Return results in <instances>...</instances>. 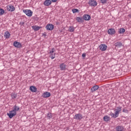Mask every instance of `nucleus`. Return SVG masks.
Masks as SVG:
<instances>
[{
	"label": "nucleus",
	"instance_id": "obj_1",
	"mask_svg": "<svg viewBox=\"0 0 131 131\" xmlns=\"http://www.w3.org/2000/svg\"><path fill=\"white\" fill-rule=\"evenodd\" d=\"M121 107H117V109L115 110V114L111 112L109 114L110 116H111L112 118H117L119 116V113L121 111Z\"/></svg>",
	"mask_w": 131,
	"mask_h": 131
},
{
	"label": "nucleus",
	"instance_id": "obj_2",
	"mask_svg": "<svg viewBox=\"0 0 131 131\" xmlns=\"http://www.w3.org/2000/svg\"><path fill=\"white\" fill-rule=\"evenodd\" d=\"M7 115L8 116L10 119H12V118H13L14 116H16V115H17V113H16V112H13V110H11L9 111V113L7 114Z\"/></svg>",
	"mask_w": 131,
	"mask_h": 131
},
{
	"label": "nucleus",
	"instance_id": "obj_3",
	"mask_svg": "<svg viewBox=\"0 0 131 131\" xmlns=\"http://www.w3.org/2000/svg\"><path fill=\"white\" fill-rule=\"evenodd\" d=\"M74 119H75V120H79V121H80V120H82V118H83V117H82V115L80 113L76 114L75 116L73 117Z\"/></svg>",
	"mask_w": 131,
	"mask_h": 131
},
{
	"label": "nucleus",
	"instance_id": "obj_4",
	"mask_svg": "<svg viewBox=\"0 0 131 131\" xmlns=\"http://www.w3.org/2000/svg\"><path fill=\"white\" fill-rule=\"evenodd\" d=\"M23 12L28 17H31V16H32V14H33V12L31 10H28V9L23 10Z\"/></svg>",
	"mask_w": 131,
	"mask_h": 131
},
{
	"label": "nucleus",
	"instance_id": "obj_5",
	"mask_svg": "<svg viewBox=\"0 0 131 131\" xmlns=\"http://www.w3.org/2000/svg\"><path fill=\"white\" fill-rule=\"evenodd\" d=\"M13 47L16 48V49H21L22 48V43L20 42L15 41L13 42Z\"/></svg>",
	"mask_w": 131,
	"mask_h": 131
},
{
	"label": "nucleus",
	"instance_id": "obj_6",
	"mask_svg": "<svg viewBox=\"0 0 131 131\" xmlns=\"http://www.w3.org/2000/svg\"><path fill=\"white\" fill-rule=\"evenodd\" d=\"M6 9L9 12H14L15 11V7L12 5H9L7 6Z\"/></svg>",
	"mask_w": 131,
	"mask_h": 131
},
{
	"label": "nucleus",
	"instance_id": "obj_7",
	"mask_svg": "<svg viewBox=\"0 0 131 131\" xmlns=\"http://www.w3.org/2000/svg\"><path fill=\"white\" fill-rule=\"evenodd\" d=\"M99 50L101 52H104L107 50V45L106 44H101L99 46Z\"/></svg>",
	"mask_w": 131,
	"mask_h": 131
},
{
	"label": "nucleus",
	"instance_id": "obj_8",
	"mask_svg": "<svg viewBox=\"0 0 131 131\" xmlns=\"http://www.w3.org/2000/svg\"><path fill=\"white\" fill-rule=\"evenodd\" d=\"M83 20L84 21H90V20H91L92 17H91V15H90V14H84L83 15Z\"/></svg>",
	"mask_w": 131,
	"mask_h": 131
},
{
	"label": "nucleus",
	"instance_id": "obj_9",
	"mask_svg": "<svg viewBox=\"0 0 131 131\" xmlns=\"http://www.w3.org/2000/svg\"><path fill=\"white\" fill-rule=\"evenodd\" d=\"M54 27H55V26H54V25H53L52 24H48L46 26V29H47V30L52 31L54 29Z\"/></svg>",
	"mask_w": 131,
	"mask_h": 131
},
{
	"label": "nucleus",
	"instance_id": "obj_10",
	"mask_svg": "<svg viewBox=\"0 0 131 131\" xmlns=\"http://www.w3.org/2000/svg\"><path fill=\"white\" fill-rule=\"evenodd\" d=\"M88 4L91 7H92V6L93 7H96V6H97V5H98V3H97V1H96L95 0L89 1Z\"/></svg>",
	"mask_w": 131,
	"mask_h": 131
},
{
	"label": "nucleus",
	"instance_id": "obj_11",
	"mask_svg": "<svg viewBox=\"0 0 131 131\" xmlns=\"http://www.w3.org/2000/svg\"><path fill=\"white\" fill-rule=\"evenodd\" d=\"M42 97L44 98V99H47V98H50V97H51V93L45 92L42 94Z\"/></svg>",
	"mask_w": 131,
	"mask_h": 131
},
{
	"label": "nucleus",
	"instance_id": "obj_12",
	"mask_svg": "<svg viewBox=\"0 0 131 131\" xmlns=\"http://www.w3.org/2000/svg\"><path fill=\"white\" fill-rule=\"evenodd\" d=\"M116 31H115V29L114 28H110L107 31L108 34L110 35H113V34H115Z\"/></svg>",
	"mask_w": 131,
	"mask_h": 131
},
{
	"label": "nucleus",
	"instance_id": "obj_13",
	"mask_svg": "<svg viewBox=\"0 0 131 131\" xmlns=\"http://www.w3.org/2000/svg\"><path fill=\"white\" fill-rule=\"evenodd\" d=\"M76 20L78 23H83L84 22L83 16H77Z\"/></svg>",
	"mask_w": 131,
	"mask_h": 131
},
{
	"label": "nucleus",
	"instance_id": "obj_14",
	"mask_svg": "<svg viewBox=\"0 0 131 131\" xmlns=\"http://www.w3.org/2000/svg\"><path fill=\"white\" fill-rule=\"evenodd\" d=\"M43 5L46 7H49V6H51V5H52V2L51 0H46L43 2Z\"/></svg>",
	"mask_w": 131,
	"mask_h": 131
},
{
	"label": "nucleus",
	"instance_id": "obj_15",
	"mask_svg": "<svg viewBox=\"0 0 131 131\" xmlns=\"http://www.w3.org/2000/svg\"><path fill=\"white\" fill-rule=\"evenodd\" d=\"M99 85H95L94 86H93L91 89V93H94V92H96V91H97V90H99Z\"/></svg>",
	"mask_w": 131,
	"mask_h": 131
},
{
	"label": "nucleus",
	"instance_id": "obj_16",
	"mask_svg": "<svg viewBox=\"0 0 131 131\" xmlns=\"http://www.w3.org/2000/svg\"><path fill=\"white\" fill-rule=\"evenodd\" d=\"M30 91H31V92H32V93H36L37 91V88H36L35 86H33V85L30 86Z\"/></svg>",
	"mask_w": 131,
	"mask_h": 131
},
{
	"label": "nucleus",
	"instance_id": "obj_17",
	"mask_svg": "<svg viewBox=\"0 0 131 131\" xmlns=\"http://www.w3.org/2000/svg\"><path fill=\"white\" fill-rule=\"evenodd\" d=\"M103 119L104 121H105V122H109V121L111 120V118L108 116V115H105L103 117Z\"/></svg>",
	"mask_w": 131,
	"mask_h": 131
},
{
	"label": "nucleus",
	"instance_id": "obj_18",
	"mask_svg": "<svg viewBox=\"0 0 131 131\" xmlns=\"http://www.w3.org/2000/svg\"><path fill=\"white\" fill-rule=\"evenodd\" d=\"M13 111L14 112H15L16 113H17V111H19V110H20V107H19V106H17L16 104H15L13 107Z\"/></svg>",
	"mask_w": 131,
	"mask_h": 131
},
{
	"label": "nucleus",
	"instance_id": "obj_19",
	"mask_svg": "<svg viewBox=\"0 0 131 131\" xmlns=\"http://www.w3.org/2000/svg\"><path fill=\"white\" fill-rule=\"evenodd\" d=\"M32 29L34 31H38L41 28V27H39L38 26H32Z\"/></svg>",
	"mask_w": 131,
	"mask_h": 131
},
{
	"label": "nucleus",
	"instance_id": "obj_20",
	"mask_svg": "<svg viewBox=\"0 0 131 131\" xmlns=\"http://www.w3.org/2000/svg\"><path fill=\"white\" fill-rule=\"evenodd\" d=\"M59 68L60 70H66V64L64 63H61L59 66Z\"/></svg>",
	"mask_w": 131,
	"mask_h": 131
},
{
	"label": "nucleus",
	"instance_id": "obj_21",
	"mask_svg": "<svg viewBox=\"0 0 131 131\" xmlns=\"http://www.w3.org/2000/svg\"><path fill=\"white\" fill-rule=\"evenodd\" d=\"M124 128L123 127V126H117L116 127V131H123V129Z\"/></svg>",
	"mask_w": 131,
	"mask_h": 131
},
{
	"label": "nucleus",
	"instance_id": "obj_22",
	"mask_svg": "<svg viewBox=\"0 0 131 131\" xmlns=\"http://www.w3.org/2000/svg\"><path fill=\"white\" fill-rule=\"evenodd\" d=\"M4 36L5 37V38H10L11 36V34L9 31H6L4 33Z\"/></svg>",
	"mask_w": 131,
	"mask_h": 131
},
{
	"label": "nucleus",
	"instance_id": "obj_23",
	"mask_svg": "<svg viewBox=\"0 0 131 131\" xmlns=\"http://www.w3.org/2000/svg\"><path fill=\"white\" fill-rule=\"evenodd\" d=\"M115 46L117 48H120L121 47H122L123 45H122V43H121V42L118 41V42L115 43Z\"/></svg>",
	"mask_w": 131,
	"mask_h": 131
},
{
	"label": "nucleus",
	"instance_id": "obj_24",
	"mask_svg": "<svg viewBox=\"0 0 131 131\" xmlns=\"http://www.w3.org/2000/svg\"><path fill=\"white\" fill-rule=\"evenodd\" d=\"M125 32V29L124 28H120L118 31V33L120 34H123Z\"/></svg>",
	"mask_w": 131,
	"mask_h": 131
},
{
	"label": "nucleus",
	"instance_id": "obj_25",
	"mask_svg": "<svg viewBox=\"0 0 131 131\" xmlns=\"http://www.w3.org/2000/svg\"><path fill=\"white\" fill-rule=\"evenodd\" d=\"M50 55V58L53 60V59H55V57H56V53H49Z\"/></svg>",
	"mask_w": 131,
	"mask_h": 131
},
{
	"label": "nucleus",
	"instance_id": "obj_26",
	"mask_svg": "<svg viewBox=\"0 0 131 131\" xmlns=\"http://www.w3.org/2000/svg\"><path fill=\"white\" fill-rule=\"evenodd\" d=\"M11 97L13 100H16V98H17V94L15 93H12L11 94Z\"/></svg>",
	"mask_w": 131,
	"mask_h": 131
},
{
	"label": "nucleus",
	"instance_id": "obj_27",
	"mask_svg": "<svg viewBox=\"0 0 131 131\" xmlns=\"http://www.w3.org/2000/svg\"><path fill=\"white\" fill-rule=\"evenodd\" d=\"M72 12L73 14H75V13H79L80 11L78 9L74 8L72 9Z\"/></svg>",
	"mask_w": 131,
	"mask_h": 131
},
{
	"label": "nucleus",
	"instance_id": "obj_28",
	"mask_svg": "<svg viewBox=\"0 0 131 131\" xmlns=\"http://www.w3.org/2000/svg\"><path fill=\"white\" fill-rule=\"evenodd\" d=\"M69 30L70 32H74V31L75 30L74 27L70 26Z\"/></svg>",
	"mask_w": 131,
	"mask_h": 131
},
{
	"label": "nucleus",
	"instance_id": "obj_29",
	"mask_svg": "<svg viewBox=\"0 0 131 131\" xmlns=\"http://www.w3.org/2000/svg\"><path fill=\"white\" fill-rule=\"evenodd\" d=\"M5 14V10L3 8H0V16H3Z\"/></svg>",
	"mask_w": 131,
	"mask_h": 131
},
{
	"label": "nucleus",
	"instance_id": "obj_30",
	"mask_svg": "<svg viewBox=\"0 0 131 131\" xmlns=\"http://www.w3.org/2000/svg\"><path fill=\"white\" fill-rule=\"evenodd\" d=\"M48 119H51V118H52V117H53V116H52V114L51 113H48L47 116Z\"/></svg>",
	"mask_w": 131,
	"mask_h": 131
},
{
	"label": "nucleus",
	"instance_id": "obj_31",
	"mask_svg": "<svg viewBox=\"0 0 131 131\" xmlns=\"http://www.w3.org/2000/svg\"><path fill=\"white\" fill-rule=\"evenodd\" d=\"M56 51V50H55V48H53L51 49V51L49 52V54H53L54 53V52H55Z\"/></svg>",
	"mask_w": 131,
	"mask_h": 131
},
{
	"label": "nucleus",
	"instance_id": "obj_32",
	"mask_svg": "<svg viewBox=\"0 0 131 131\" xmlns=\"http://www.w3.org/2000/svg\"><path fill=\"white\" fill-rule=\"evenodd\" d=\"M100 2L103 5H104L107 3V0H100Z\"/></svg>",
	"mask_w": 131,
	"mask_h": 131
},
{
	"label": "nucleus",
	"instance_id": "obj_33",
	"mask_svg": "<svg viewBox=\"0 0 131 131\" xmlns=\"http://www.w3.org/2000/svg\"><path fill=\"white\" fill-rule=\"evenodd\" d=\"M123 112H124L125 113H128V110L123 108Z\"/></svg>",
	"mask_w": 131,
	"mask_h": 131
},
{
	"label": "nucleus",
	"instance_id": "obj_34",
	"mask_svg": "<svg viewBox=\"0 0 131 131\" xmlns=\"http://www.w3.org/2000/svg\"><path fill=\"white\" fill-rule=\"evenodd\" d=\"M20 25H21L22 26H24V24H25V23L21 21L19 23Z\"/></svg>",
	"mask_w": 131,
	"mask_h": 131
},
{
	"label": "nucleus",
	"instance_id": "obj_35",
	"mask_svg": "<svg viewBox=\"0 0 131 131\" xmlns=\"http://www.w3.org/2000/svg\"><path fill=\"white\" fill-rule=\"evenodd\" d=\"M86 56V54H85V53H83L82 54V58H84Z\"/></svg>",
	"mask_w": 131,
	"mask_h": 131
},
{
	"label": "nucleus",
	"instance_id": "obj_36",
	"mask_svg": "<svg viewBox=\"0 0 131 131\" xmlns=\"http://www.w3.org/2000/svg\"><path fill=\"white\" fill-rule=\"evenodd\" d=\"M42 36H45V37L47 36V34H46V32H45L44 33H42Z\"/></svg>",
	"mask_w": 131,
	"mask_h": 131
},
{
	"label": "nucleus",
	"instance_id": "obj_37",
	"mask_svg": "<svg viewBox=\"0 0 131 131\" xmlns=\"http://www.w3.org/2000/svg\"><path fill=\"white\" fill-rule=\"evenodd\" d=\"M58 0H51V2H52V3H57V1Z\"/></svg>",
	"mask_w": 131,
	"mask_h": 131
},
{
	"label": "nucleus",
	"instance_id": "obj_38",
	"mask_svg": "<svg viewBox=\"0 0 131 131\" xmlns=\"http://www.w3.org/2000/svg\"><path fill=\"white\" fill-rule=\"evenodd\" d=\"M130 18H131V15L130 14H129L128 16Z\"/></svg>",
	"mask_w": 131,
	"mask_h": 131
}]
</instances>
